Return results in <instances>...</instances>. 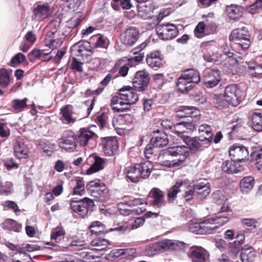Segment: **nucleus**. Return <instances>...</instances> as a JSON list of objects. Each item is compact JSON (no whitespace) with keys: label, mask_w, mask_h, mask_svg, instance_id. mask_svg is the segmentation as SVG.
I'll use <instances>...</instances> for the list:
<instances>
[{"label":"nucleus","mask_w":262,"mask_h":262,"mask_svg":"<svg viewBox=\"0 0 262 262\" xmlns=\"http://www.w3.org/2000/svg\"><path fill=\"white\" fill-rule=\"evenodd\" d=\"M91 232L95 234H99L104 230V226L99 221L92 223L89 227Z\"/></svg>","instance_id":"603ef678"},{"label":"nucleus","mask_w":262,"mask_h":262,"mask_svg":"<svg viewBox=\"0 0 262 262\" xmlns=\"http://www.w3.org/2000/svg\"><path fill=\"white\" fill-rule=\"evenodd\" d=\"M255 256V252L252 247L243 248L241 252L242 262H253Z\"/></svg>","instance_id":"2f4dec72"},{"label":"nucleus","mask_w":262,"mask_h":262,"mask_svg":"<svg viewBox=\"0 0 262 262\" xmlns=\"http://www.w3.org/2000/svg\"><path fill=\"white\" fill-rule=\"evenodd\" d=\"M229 153L231 159L237 162L244 160L249 156L247 147L239 144H235L231 146Z\"/></svg>","instance_id":"9b49d317"},{"label":"nucleus","mask_w":262,"mask_h":262,"mask_svg":"<svg viewBox=\"0 0 262 262\" xmlns=\"http://www.w3.org/2000/svg\"><path fill=\"white\" fill-rule=\"evenodd\" d=\"M26 60V56L21 53L15 54L11 59V66L14 64H19L23 62Z\"/></svg>","instance_id":"69168bd1"},{"label":"nucleus","mask_w":262,"mask_h":262,"mask_svg":"<svg viewBox=\"0 0 262 262\" xmlns=\"http://www.w3.org/2000/svg\"><path fill=\"white\" fill-rule=\"evenodd\" d=\"M223 171L229 174L237 173L244 170V168L239 162L233 160H227L224 162L222 165Z\"/></svg>","instance_id":"4be33fe9"},{"label":"nucleus","mask_w":262,"mask_h":262,"mask_svg":"<svg viewBox=\"0 0 262 262\" xmlns=\"http://www.w3.org/2000/svg\"><path fill=\"white\" fill-rule=\"evenodd\" d=\"M151 143L156 147H163L168 143L167 135L163 132L159 130L154 133V135L150 139Z\"/></svg>","instance_id":"5701e85b"},{"label":"nucleus","mask_w":262,"mask_h":262,"mask_svg":"<svg viewBox=\"0 0 262 262\" xmlns=\"http://www.w3.org/2000/svg\"><path fill=\"white\" fill-rule=\"evenodd\" d=\"M27 98L23 99H15L12 101V107L16 113L23 111L27 107Z\"/></svg>","instance_id":"79ce46f5"},{"label":"nucleus","mask_w":262,"mask_h":262,"mask_svg":"<svg viewBox=\"0 0 262 262\" xmlns=\"http://www.w3.org/2000/svg\"><path fill=\"white\" fill-rule=\"evenodd\" d=\"M188 228L190 232L196 234H201L202 222H190Z\"/></svg>","instance_id":"052dcab7"},{"label":"nucleus","mask_w":262,"mask_h":262,"mask_svg":"<svg viewBox=\"0 0 262 262\" xmlns=\"http://www.w3.org/2000/svg\"><path fill=\"white\" fill-rule=\"evenodd\" d=\"M135 91L133 88L125 86L120 90L119 95L121 97V99H123L126 102V104L130 106L136 103L138 100V96Z\"/></svg>","instance_id":"4468645a"},{"label":"nucleus","mask_w":262,"mask_h":262,"mask_svg":"<svg viewBox=\"0 0 262 262\" xmlns=\"http://www.w3.org/2000/svg\"><path fill=\"white\" fill-rule=\"evenodd\" d=\"M124 203L125 205L129 206H135L138 205L146 204V201L142 198H135L133 196H124Z\"/></svg>","instance_id":"8fccbe9b"},{"label":"nucleus","mask_w":262,"mask_h":262,"mask_svg":"<svg viewBox=\"0 0 262 262\" xmlns=\"http://www.w3.org/2000/svg\"><path fill=\"white\" fill-rule=\"evenodd\" d=\"M147 64L151 68L158 70L163 65V57L158 51L151 52L146 57Z\"/></svg>","instance_id":"6ab92c4d"},{"label":"nucleus","mask_w":262,"mask_h":262,"mask_svg":"<svg viewBox=\"0 0 262 262\" xmlns=\"http://www.w3.org/2000/svg\"><path fill=\"white\" fill-rule=\"evenodd\" d=\"M195 186L189 185L185 191L183 197L186 201H189L193 199L194 195Z\"/></svg>","instance_id":"4d7b16f0"},{"label":"nucleus","mask_w":262,"mask_h":262,"mask_svg":"<svg viewBox=\"0 0 262 262\" xmlns=\"http://www.w3.org/2000/svg\"><path fill=\"white\" fill-rule=\"evenodd\" d=\"M97 135L89 128L80 129L79 134L77 136L78 141L81 146H86L91 140L97 138Z\"/></svg>","instance_id":"412c9836"},{"label":"nucleus","mask_w":262,"mask_h":262,"mask_svg":"<svg viewBox=\"0 0 262 262\" xmlns=\"http://www.w3.org/2000/svg\"><path fill=\"white\" fill-rule=\"evenodd\" d=\"M199 132L201 136H204L206 140H208L211 138L212 136L211 128L209 125L204 124L199 126Z\"/></svg>","instance_id":"3c124183"},{"label":"nucleus","mask_w":262,"mask_h":262,"mask_svg":"<svg viewBox=\"0 0 262 262\" xmlns=\"http://www.w3.org/2000/svg\"><path fill=\"white\" fill-rule=\"evenodd\" d=\"M112 109L115 112H123L129 108V105L126 102L121 99V97L114 96L111 100Z\"/></svg>","instance_id":"bb28decb"},{"label":"nucleus","mask_w":262,"mask_h":262,"mask_svg":"<svg viewBox=\"0 0 262 262\" xmlns=\"http://www.w3.org/2000/svg\"><path fill=\"white\" fill-rule=\"evenodd\" d=\"M188 256L192 262L208 261V252L205 248L201 246L191 247L188 252Z\"/></svg>","instance_id":"1a4fd4ad"},{"label":"nucleus","mask_w":262,"mask_h":262,"mask_svg":"<svg viewBox=\"0 0 262 262\" xmlns=\"http://www.w3.org/2000/svg\"><path fill=\"white\" fill-rule=\"evenodd\" d=\"M251 4L246 7V10L252 14L259 13L262 10V0H245Z\"/></svg>","instance_id":"f704fd0d"},{"label":"nucleus","mask_w":262,"mask_h":262,"mask_svg":"<svg viewBox=\"0 0 262 262\" xmlns=\"http://www.w3.org/2000/svg\"><path fill=\"white\" fill-rule=\"evenodd\" d=\"M195 189L196 191V196L200 199L204 198L208 195L210 192L209 185L203 182H201L196 184L195 185Z\"/></svg>","instance_id":"58836bf2"},{"label":"nucleus","mask_w":262,"mask_h":262,"mask_svg":"<svg viewBox=\"0 0 262 262\" xmlns=\"http://www.w3.org/2000/svg\"><path fill=\"white\" fill-rule=\"evenodd\" d=\"M213 225L216 227V230L221 226L226 224L230 220V216L228 214H221V213H217L214 216L210 217Z\"/></svg>","instance_id":"7c9ffc66"},{"label":"nucleus","mask_w":262,"mask_h":262,"mask_svg":"<svg viewBox=\"0 0 262 262\" xmlns=\"http://www.w3.org/2000/svg\"><path fill=\"white\" fill-rule=\"evenodd\" d=\"M166 153L167 155L174 157L179 156V158L171 161L167 160L165 162V165L170 167H174L182 165L189 155L188 147L185 146H176L169 147L166 149Z\"/></svg>","instance_id":"f03ea898"},{"label":"nucleus","mask_w":262,"mask_h":262,"mask_svg":"<svg viewBox=\"0 0 262 262\" xmlns=\"http://www.w3.org/2000/svg\"><path fill=\"white\" fill-rule=\"evenodd\" d=\"M148 198L151 205L158 208H162L166 204L164 192L158 188L154 187L151 189L149 193Z\"/></svg>","instance_id":"f8f14e48"},{"label":"nucleus","mask_w":262,"mask_h":262,"mask_svg":"<svg viewBox=\"0 0 262 262\" xmlns=\"http://www.w3.org/2000/svg\"><path fill=\"white\" fill-rule=\"evenodd\" d=\"M212 198L214 203L219 205L224 204L227 200L223 192L220 190L214 192L212 194Z\"/></svg>","instance_id":"5fc2aeb1"},{"label":"nucleus","mask_w":262,"mask_h":262,"mask_svg":"<svg viewBox=\"0 0 262 262\" xmlns=\"http://www.w3.org/2000/svg\"><path fill=\"white\" fill-rule=\"evenodd\" d=\"M139 32L135 27H130L126 29L121 35V40L125 45H133L138 40Z\"/></svg>","instance_id":"dca6fc26"},{"label":"nucleus","mask_w":262,"mask_h":262,"mask_svg":"<svg viewBox=\"0 0 262 262\" xmlns=\"http://www.w3.org/2000/svg\"><path fill=\"white\" fill-rule=\"evenodd\" d=\"M76 181V185L73 189V193L76 195H82L85 192L84 183L83 179L78 178Z\"/></svg>","instance_id":"864d4df0"},{"label":"nucleus","mask_w":262,"mask_h":262,"mask_svg":"<svg viewBox=\"0 0 262 262\" xmlns=\"http://www.w3.org/2000/svg\"><path fill=\"white\" fill-rule=\"evenodd\" d=\"M108 46L106 38L103 36L100 35L98 36L94 46L96 48H102L106 49Z\"/></svg>","instance_id":"680f3d73"},{"label":"nucleus","mask_w":262,"mask_h":262,"mask_svg":"<svg viewBox=\"0 0 262 262\" xmlns=\"http://www.w3.org/2000/svg\"><path fill=\"white\" fill-rule=\"evenodd\" d=\"M4 206L8 209L13 210L15 213H19L20 210L18 209L17 205L13 201H6L4 203Z\"/></svg>","instance_id":"338daca9"},{"label":"nucleus","mask_w":262,"mask_h":262,"mask_svg":"<svg viewBox=\"0 0 262 262\" xmlns=\"http://www.w3.org/2000/svg\"><path fill=\"white\" fill-rule=\"evenodd\" d=\"M137 167L140 173V177L146 178L149 176L152 169V165L149 161H146L140 164Z\"/></svg>","instance_id":"e433bc0d"},{"label":"nucleus","mask_w":262,"mask_h":262,"mask_svg":"<svg viewBox=\"0 0 262 262\" xmlns=\"http://www.w3.org/2000/svg\"><path fill=\"white\" fill-rule=\"evenodd\" d=\"M94 162L91 167L86 170L87 174H91L97 172L104 168V161L103 159L99 157H93Z\"/></svg>","instance_id":"4c0bfd02"},{"label":"nucleus","mask_w":262,"mask_h":262,"mask_svg":"<svg viewBox=\"0 0 262 262\" xmlns=\"http://www.w3.org/2000/svg\"><path fill=\"white\" fill-rule=\"evenodd\" d=\"M72 49L73 51H77V56L82 57L91 56L93 53L90 42L87 41L77 42L72 47Z\"/></svg>","instance_id":"a211bd4d"},{"label":"nucleus","mask_w":262,"mask_h":262,"mask_svg":"<svg viewBox=\"0 0 262 262\" xmlns=\"http://www.w3.org/2000/svg\"><path fill=\"white\" fill-rule=\"evenodd\" d=\"M252 127L257 132L262 131V114L260 113H253L251 115Z\"/></svg>","instance_id":"a19ab883"},{"label":"nucleus","mask_w":262,"mask_h":262,"mask_svg":"<svg viewBox=\"0 0 262 262\" xmlns=\"http://www.w3.org/2000/svg\"><path fill=\"white\" fill-rule=\"evenodd\" d=\"M242 92L235 84H230L225 88L224 98L227 99L233 106L238 105L241 101Z\"/></svg>","instance_id":"0eeeda50"},{"label":"nucleus","mask_w":262,"mask_h":262,"mask_svg":"<svg viewBox=\"0 0 262 262\" xmlns=\"http://www.w3.org/2000/svg\"><path fill=\"white\" fill-rule=\"evenodd\" d=\"M44 43L46 46L52 49L53 54V50L60 47L62 43V40L59 37V32L56 28H54L52 30L47 32L44 39Z\"/></svg>","instance_id":"9d476101"},{"label":"nucleus","mask_w":262,"mask_h":262,"mask_svg":"<svg viewBox=\"0 0 262 262\" xmlns=\"http://www.w3.org/2000/svg\"><path fill=\"white\" fill-rule=\"evenodd\" d=\"M210 218L202 222L201 234H208L214 233L216 230V227L213 225Z\"/></svg>","instance_id":"ea45409f"},{"label":"nucleus","mask_w":262,"mask_h":262,"mask_svg":"<svg viewBox=\"0 0 262 262\" xmlns=\"http://www.w3.org/2000/svg\"><path fill=\"white\" fill-rule=\"evenodd\" d=\"M94 206L93 200L88 198H84L80 200H78L76 198H73L70 204L72 210L82 217L91 213L93 210Z\"/></svg>","instance_id":"7ed1b4c3"},{"label":"nucleus","mask_w":262,"mask_h":262,"mask_svg":"<svg viewBox=\"0 0 262 262\" xmlns=\"http://www.w3.org/2000/svg\"><path fill=\"white\" fill-rule=\"evenodd\" d=\"M205 25L204 22H200L196 26L194 33L198 38H201L204 34Z\"/></svg>","instance_id":"e2e57ef3"},{"label":"nucleus","mask_w":262,"mask_h":262,"mask_svg":"<svg viewBox=\"0 0 262 262\" xmlns=\"http://www.w3.org/2000/svg\"><path fill=\"white\" fill-rule=\"evenodd\" d=\"M177 116L188 118V121L176 123L172 129L181 138L182 135H189L196 128L200 119V112L195 107L181 106L177 111Z\"/></svg>","instance_id":"f257e3e1"},{"label":"nucleus","mask_w":262,"mask_h":262,"mask_svg":"<svg viewBox=\"0 0 262 262\" xmlns=\"http://www.w3.org/2000/svg\"><path fill=\"white\" fill-rule=\"evenodd\" d=\"M77 136L74 132L68 130L64 132L61 138L58 140V145L62 149L72 152L74 151L77 147Z\"/></svg>","instance_id":"39448f33"},{"label":"nucleus","mask_w":262,"mask_h":262,"mask_svg":"<svg viewBox=\"0 0 262 262\" xmlns=\"http://www.w3.org/2000/svg\"><path fill=\"white\" fill-rule=\"evenodd\" d=\"M156 30L159 38L163 40L172 39L177 35L178 33L175 25L168 23L158 26Z\"/></svg>","instance_id":"423d86ee"},{"label":"nucleus","mask_w":262,"mask_h":262,"mask_svg":"<svg viewBox=\"0 0 262 262\" xmlns=\"http://www.w3.org/2000/svg\"><path fill=\"white\" fill-rule=\"evenodd\" d=\"M43 57H45L43 60H51L54 57L52 51L45 53L43 50L34 49L28 54L29 60L31 62L34 61L36 58Z\"/></svg>","instance_id":"a878e982"},{"label":"nucleus","mask_w":262,"mask_h":262,"mask_svg":"<svg viewBox=\"0 0 262 262\" xmlns=\"http://www.w3.org/2000/svg\"><path fill=\"white\" fill-rule=\"evenodd\" d=\"M103 90H104V88L101 87V86H99L98 88L94 91H92V90L88 89L82 94V96L84 98H87V97H88L90 96L93 95H98L103 92Z\"/></svg>","instance_id":"0e129e2a"},{"label":"nucleus","mask_w":262,"mask_h":262,"mask_svg":"<svg viewBox=\"0 0 262 262\" xmlns=\"http://www.w3.org/2000/svg\"><path fill=\"white\" fill-rule=\"evenodd\" d=\"M181 139L190 150L196 151L201 149L202 145L196 138H190L189 135H182Z\"/></svg>","instance_id":"c756f323"},{"label":"nucleus","mask_w":262,"mask_h":262,"mask_svg":"<svg viewBox=\"0 0 262 262\" xmlns=\"http://www.w3.org/2000/svg\"><path fill=\"white\" fill-rule=\"evenodd\" d=\"M226 11L230 19H237L242 16L243 8L237 5L231 4L226 6Z\"/></svg>","instance_id":"cd10ccee"},{"label":"nucleus","mask_w":262,"mask_h":262,"mask_svg":"<svg viewBox=\"0 0 262 262\" xmlns=\"http://www.w3.org/2000/svg\"><path fill=\"white\" fill-rule=\"evenodd\" d=\"M123 172L132 182H137L139 178H140V173L137 167V164L134 166L126 167Z\"/></svg>","instance_id":"c85d7f7f"},{"label":"nucleus","mask_w":262,"mask_h":262,"mask_svg":"<svg viewBox=\"0 0 262 262\" xmlns=\"http://www.w3.org/2000/svg\"><path fill=\"white\" fill-rule=\"evenodd\" d=\"M102 145L104 153L108 156L114 155L118 148V141L114 137L105 138L102 142Z\"/></svg>","instance_id":"f3484780"},{"label":"nucleus","mask_w":262,"mask_h":262,"mask_svg":"<svg viewBox=\"0 0 262 262\" xmlns=\"http://www.w3.org/2000/svg\"><path fill=\"white\" fill-rule=\"evenodd\" d=\"M229 38L244 51L247 50L250 46V35L245 27L233 30Z\"/></svg>","instance_id":"20e7f679"},{"label":"nucleus","mask_w":262,"mask_h":262,"mask_svg":"<svg viewBox=\"0 0 262 262\" xmlns=\"http://www.w3.org/2000/svg\"><path fill=\"white\" fill-rule=\"evenodd\" d=\"M12 184L11 182H0V193L8 194L10 193Z\"/></svg>","instance_id":"13d9d810"},{"label":"nucleus","mask_w":262,"mask_h":262,"mask_svg":"<svg viewBox=\"0 0 262 262\" xmlns=\"http://www.w3.org/2000/svg\"><path fill=\"white\" fill-rule=\"evenodd\" d=\"M158 243L161 253L168 250H179L184 246V243L179 241L165 239Z\"/></svg>","instance_id":"b1692460"},{"label":"nucleus","mask_w":262,"mask_h":262,"mask_svg":"<svg viewBox=\"0 0 262 262\" xmlns=\"http://www.w3.org/2000/svg\"><path fill=\"white\" fill-rule=\"evenodd\" d=\"M204 84L207 88H212L218 84L221 80L220 71L217 69L205 71L203 76Z\"/></svg>","instance_id":"6e6552de"},{"label":"nucleus","mask_w":262,"mask_h":262,"mask_svg":"<svg viewBox=\"0 0 262 262\" xmlns=\"http://www.w3.org/2000/svg\"><path fill=\"white\" fill-rule=\"evenodd\" d=\"M60 111L62 117L68 123H73L75 121V120L72 117V111L71 106L66 105L61 108Z\"/></svg>","instance_id":"49530a36"},{"label":"nucleus","mask_w":262,"mask_h":262,"mask_svg":"<svg viewBox=\"0 0 262 262\" xmlns=\"http://www.w3.org/2000/svg\"><path fill=\"white\" fill-rule=\"evenodd\" d=\"M145 252L147 255H156L161 253L158 243L147 245L145 248Z\"/></svg>","instance_id":"6e6d98bb"},{"label":"nucleus","mask_w":262,"mask_h":262,"mask_svg":"<svg viewBox=\"0 0 262 262\" xmlns=\"http://www.w3.org/2000/svg\"><path fill=\"white\" fill-rule=\"evenodd\" d=\"M184 78L193 83H198L200 81L199 73L193 69H187L182 74Z\"/></svg>","instance_id":"c9c22d12"},{"label":"nucleus","mask_w":262,"mask_h":262,"mask_svg":"<svg viewBox=\"0 0 262 262\" xmlns=\"http://www.w3.org/2000/svg\"><path fill=\"white\" fill-rule=\"evenodd\" d=\"M49 11V7L44 5L38 6L34 10L35 16L38 19L46 17L48 15Z\"/></svg>","instance_id":"c03bdc74"},{"label":"nucleus","mask_w":262,"mask_h":262,"mask_svg":"<svg viewBox=\"0 0 262 262\" xmlns=\"http://www.w3.org/2000/svg\"><path fill=\"white\" fill-rule=\"evenodd\" d=\"M105 186L103 183H101L100 180L90 181L87 184L86 188L88 190L91 191H97L99 187H104Z\"/></svg>","instance_id":"bf43d9fd"},{"label":"nucleus","mask_w":262,"mask_h":262,"mask_svg":"<svg viewBox=\"0 0 262 262\" xmlns=\"http://www.w3.org/2000/svg\"><path fill=\"white\" fill-rule=\"evenodd\" d=\"M149 80V78L145 72L138 71L133 80V87L136 91L142 92L147 86Z\"/></svg>","instance_id":"ddd939ff"},{"label":"nucleus","mask_w":262,"mask_h":262,"mask_svg":"<svg viewBox=\"0 0 262 262\" xmlns=\"http://www.w3.org/2000/svg\"><path fill=\"white\" fill-rule=\"evenodd\" d=\"M186 183L182 180H178L174 185L170 187L167 190V202L169 203H173L175 201L177 194L181 191V188L183 187Z\"/></svg>","instance_id":"393cba45"},{"label":"nucleus","mask_w":262,"mask_h":262,"mask_svg":"<svg viewBox=\"0 0 262 262\" xmlns=\"http://www.w3.org/2000/svg\"><path fill=\"white\" fill-rule=\"evenodd\" d=\"M254 179L252 176L244 177L240 182V187L242 191L248 193L251 191L254 185Z\"/></svg>","instance_id":"72a5a7b5"},{"label":"nucleus","mask_w":262,"mask_h":262,"mask_svg":"<svg viewBox=\"0 0 262 262\" xmlns=\"http://www.w3.org/2000/svg\"><path fill=\"white\" fill-rule=\"evenodd\" d=\"M91 245L96 247L95 248L98 250H102L105 249L108 245H111L109 241L104 238H98L93 240L91 242Z\"/></svg>","instance_id":"09e8293b"},{"label":"nucleus","mask_w":262,"mask_h":262,"mask_svg":"<svg viewBox=\"0 0 262 262\" xmlns=\"http://www.w3.org/2000/svg\"><path fill=\"white\" fill-rule=\"evenodd\" d=\"M65 233L64 230L62 228L57 227L53 229L51 234V241L47 243V245L52 246V247H50V248L55 250H59L62 246H60L57 244H60L63 239Z\"/></svg>","instance_id":"2eb2a0df"},{"label":"nucleus","mask_w":262,"mask_h":262,"mask_svg":"<svg viewBox=\"0 0 262 262\" xmlns=\"http://www.w3.org/2000/svg\"><path fill=\"white\" fill-rule=\"evenodd\" d=\"M214 103L219 109H224L228 106L230 103L227 99L224 98L222 95H215L214 96Z\"/></svg>","instance_id":"37998d69"},{"label":"nucleus","mask_w":262,"mask_h":262,"mask_svg":"<svg viewBox=\"0 0 262 262\" xmlns=\"http://www.w3.org/2000/svg\"><path fill=\"white\" fill-rule=\"evenodd\" d=\"M136 256L135 248L124 249L123 258L132 259Z\"/></svg>","instance_id":"774afa93"},{"label":"nucleus","mask_w":262,"mask_h":262,"mask_svg":"<svg viewBox=\"0 0 262 262\" xmlns=\"http://www.w3.org/2000/svg\"><path fill=\"white\" fill-rule=\"evenodd\" d=\"M10 76L5 69H0V85L3 88H6L9 84Z\"/></svg>","instance_id":"a18cd8bd"},{"label":"nucleus","mask_w":262,"mask_h":262,"mask_svg":"<svg viewBox=\"0 0 262 262\" xmlns=\"http://www.w3.org/2000/svg\"><path fill=\"white\" fill-rule=\"evenodd\" d=\"M193 84V83L181 76L178 79L177 86L180 92L185 93L188 92L192 89Z\"/></svg>","instance_id":"473e14b6"},{"label":"nucleus","mask_w":262,"mask_h":262,"mask_svg":"<svg viewBox=\"0 0 262 262\" xmlns=\"http://www.w3.org/2000/svg\"><path fill=\"white\" fill-rule=\"evenodd\" d=\"M4 227L6 229L14 232H19L21 229V225L13 220H8L4 223Z\"/></svg>","instance_id":"de8ad7c7"},{"label":"nucleus","mask_w":262,"mask_h":262,"mask_svg":"<svg viewBox=\"0 0 262 262\" xmlns=\"http://www.w3.org/2000/svg\"><path fill=\"white\" fill-rule=\"evenodd\" d=\"M14 153L18 159H25L29 154V148L24 140L18 139L14 144Z\"/></svg>","instance_id":"aec40b11"}]
</instances>
